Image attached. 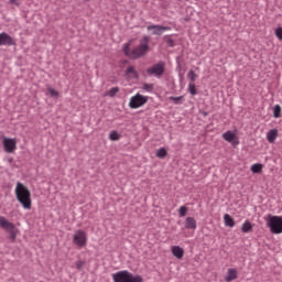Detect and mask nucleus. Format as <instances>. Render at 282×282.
Masks as SVG:
<instances>
[{
    "label": "nucleus",
    "mask_w": 282,
    "mask_h": 282,
    "mask_svg": "<svg viewBox=\"0 0 282 282\" xmlns=\"http://www.w3.org/2000/svg\"><path fill=\"white\" fill-rule=\"evenodd\" d=\"M150 41L151 37H149V35H143L139 42V45L132 50L130 43H124L122 46L124 56L131 58L132 61H138V58H142V56H147V52H149Z\"/></svg>",
    "instance_id": "1"
},
{
    "label": "nucleus",
    "mask_w": 282,
    "mask_h": 282,
    "mask_svg": "<svg viewBox=\"0 0 282 282\" xmlns=\"http://www.w3.org/2000/svg\"><path fill=\"white\" fill-rule=\"evenodd\" d=\"M14 193L22 208H24V210H30V208H32V194L30 193V189H28L23 183L18 182Z\"/></svg>",
    "instance_id": "2"
},
{
    "label": "nucleus",
    "mask_w": 282,
    "mask_h": 282,
    "mask_svg": "<svg viewBox=\"0 0 282 282\" xmlns=\"http://www.w3.org/2000/svg\"><path fill=\"white\" fill-rule=\"evenodd\" d=\"M265 226L270 229L271 235H282V216L268 214L264 216Z\"/></svg>",
    "instance_id": "3"
},
{
    "label": "nucleus",
    "mask_w": 282,
    "mask_h": 282,
    "mask_svg": "<svg viewBox=\"0 0 282 282\" xmlns=\"http://www.w3.org/2000/svg\"><path fill=\"white\" fill-rule=\"evenodd\" d=\"M113 282H144V279L140 274H133L128 270H122L116 273H112Z\"/></svg>",
    "instance_id": "4"
},
{
    "label": "nucleus",
    "mask_w": 282,
    "mask_h": 282,
    "mask_svg": "<svg viewBox=\"0 0 282 282\" xmlns=\"http://www.w3.org/2000/svg\"><path fill=\"white\" fill-rule=\"evenodd\" d=\"M0 228L9 234V239L11 241H17V236L19 235V229L13 223H10L6 217L0 216Z\"/></svg>",
    "instance_id": "5"
},
{
    "label": "nucleus",
    "mask_w": 282,
    "mask_h": 282,
    "mask_svg": "<svg viewBox=\"0 0 282 282\" xmlns=\"http://www.w3.org/2000/svg\"><path fill=\"white\" fill-rule=\"evenodd\" d=\"M149 102V97L141 95L138 93L137 95L132 96L129 101L130 109H140V107H144Z\"/></svg>",
    "instance_id": "6"
},
{
    "label": "nucleus",
    "mask_w": 282,
    "mask_h": 282,
    "mask_svg": "<svg viewBox=\"0 0 282 282\" xmlns=\"http://www.w3.org/2000/svg\"><path fill=\"white\" fill-rule=\"evenodd\" d=\"M73 243L78 248H85L87 246V234L84 230H77L73 236Z\"/></svg>",
    "instance_id": "7"
},
{
    "label": "nucleus",
    "mask_w": 282,
    "mask_h": 282,
    "mask_svg": "<svg viewBox=\"0 0 282 282\" xmlns=\"http://www.w3.org/2000/svg\"><path fill=\"white\" fill-rule=\"evenodd\" d=\"M148 32H152L153 36H162L164 32H169L171 26H164L160 24H151L147 26Z\"/></svg>",
    "instance_id": "8"
},
{
    "label": "nucleus",
    "mask_w": 282,
    "mask_h": 282,
    "mask_svg": "<svg viewBox=\"0 0 282 282\" xmlns=\"http://www.w3.org/2000/svg\"><path fill=\"white\" fill-rule=\"evenodd\" d=\"M147 74H149V76H163L164 74V63L160 62L155 65H153L152 67H149L147 69Z\"/></svg>",
    "instance_id": "9"
},
{
    "label": "nucleus",
    "mask_w": 282,
    "mask_h": 282,
    "mask_svg": "<svg viewBox=\"0 0 282 282\" xmlns=\"http://www.w3.org/2000/svg\"><path fill=\"white\" fill-rule=\"evenodd\" d=\"M2 144L6 153H14L17 151V139L4 138Z\"/></svg>",
    "instance_id": "10"
},
{
    "label": "nucleus",
    "mask_w": 282,
    "mask_h": 282,
    "mask_svg": "<svg viewBox=\"0 0 282 282\" xmlns=\"http://www.w3.org/2000/svg\"><path fill=\"white\" fill-rule=\"evenodd\" d=\"M1 45H14V39H12L8 33L2 32L0 33V46Z\"/></svg>",
    "instance_id": "11"
},
{
    "label": "nucleus",
    "mask_w": 282,
    "mask_h": 282,
    "mask_svg": "<svg viewBox=\"0 0 282 282\" xmlns=\"http://www.w3.org/2000/svg\"><path fill=\"white\" fill-rule=\"evenodd\" d=\"M186 230H197V220L194 217H187L184 221Z\"/></svg>",
    "instance_id": "12"
},
{
    "label": "nucleus",
    "mask_w": 282,
    "mask_h": 282,
    "mask_svg": "<svg viewBox=\"0 0 282 282\" xmlns=\"http://www.w3.org/2000/svg\"><path fill=\"white\" fill-rule=\"evenodd\" d=\"M276 138H279V130L271 129L267 132V140L270 144H274V142H276Z\"/></svg>",
    "instance_id": "13"
},
{
    "label": "nucleus",
    "mask_w": 282,
    "mask_h": 282,
    "mask_svg": "<svg viewBox=\"0 0 282 282\" xmlns=\"http://www.w3.org/2000/svg\"><path fill=\"white\" fill-rule=\"evenodd\" d=\"M171 252H172L173 257H175L176 259L184 258V249L180 246H173L171 248Z\"/></svg>",
    "instance_id": "14"
},
{
    "label": "nucleus",
    "mask_w": 282,
    "mask_h": 282,
    "mask_svg": "<svg viewBox=\"0 0 282 282\" xmlns=\"http://www.w3.org/2000/svg\"><path fill=\"white\" fill-rule=\"evenodd\" d=\"M235 138H237V135L230 130L223 133V139L226 140V142H230L231 144L235 142Z\"/></svg>",
    "instance_id": "15"
},
{
    "label": "nucleus",
    "mask_w": 282,
    "mask_h": 282,
    "mask_svg": "<svg viewBox=\"0 0 282 282\" xmlns=\"http://www.w3.org/2000/svg\"><path fill=\"white\" fill-rule=\"evenodd\" d=\"M237 269H228L227 270V276L225 278L226 282H231L235 281V279H237Z\"/></svg>",
    "instance_id": "16"
},
{
    "label": "nucleus",
    "mask_w": 282,
    "mask_h": 282,
    "mask_svg": "<svg viewBox=\"0 0 282 282\" xmlns=\"http://www.w3.org/2000/svg\"><path fill=\"white\" fill-rule=\"evenodd\" d=\"M224 221L227 228H235V219L229 214H225Z\"/></svg>",
    "instance_id": "17"
},
{
    "label": "nucleus",
    "mask_w": 282,
    "mask_h": 282,
    "mask_svg": "<svg viewBox=\"0 0 282 282\" xmlns=\"http://www.w3.org/2000/svg\"><path fill=\"white\" fill-rule=\"evenodd\" d=\"M241 230L245 234L248 232H252V223H250V220H246L242 225H241Z\"/></svg>",
    "instance_id": "18"
},
{
    "label": "nucleus",
    "mask_w": 282,
    "mask_h": 282,
    "mask_svg": "<svg viewBox=\"0 0 282 282\" xmlns=\"http://www.w3.org/2000/svg\"><path fill=\"white\" fill-rule=\"evenodd\" d=\"M120 91L119 87H112L107 93L106 96H109V98H116V95Z\"/></svg>",
    "instance_id": "19"
},
{
    "label": "nucleus",
    "mask_w": 282,
    "mask_h": 282,
    "mask_svg": "<svg viewBox=\"0 0 282 282\" xmlns=\"http://www.w3.org/2000/svg\"><path fill=\"white\" fill-rule=\"evenodd\" d=\"M261 171H263V164L254 163V164L251 166V172H252V173H261Z\"/></svg>",
    "instance_id": "20"
},
{
    "label": "nucleus",
    "mask_w": 282,
    "mask_h": 282,
    "mask_svg": "<svg viewBox=\"0 0 282 282\" xmlns=\"http://www.w3.org/2000/svg\"><path fill=\"white\" fill-rule=\"evenodd\" d=\"M169 100H171L172 102H174V105H182V102L184 101V96H178V97H169Z\"/></svg>",
    "instance_id": "21"
},
{
    "label": "nucleus",
    "mask_w": 282,
    "mask_h": 282,
    "mask_svg": "<svg viewBox=\"0 0 282 282\" xmlns=\"http://www.w3.org/2000/svg\"><path fill=\"white\" fill-rule=\"evenodd\" d=\"M281 111H282L281 105H275L273 107V118H281Z\"/></svg>",
    "instance_id": "22"
},
{
    "label": "nucleus",
    "mask_w": 282,
    "mask_h": 282,
    "mask_svg": "<svg viewBox=\"0 0 282 282\" xmlns=\"http://www.w3.org/2000/svg\"><path fill=\"white\" fill-rule=\"evenodd\" d=\"M109 140H111L112 142L120 140V133H118V131L116 130L111 131L109 134Z\"/></svg>",
    "instance_id": "23"
},
{
    "label": "nucleus",
    "mask_w": 282,
    "mask_h": 282,
    "mask_svg": "<svg viewBox=\"0 0 282 282\" xmlns=\"http://www.w3.org/2000/svg\"><path fill=\"white\" fill-rule=\"evenodd\" d=\"M165 155H169V152L164 148H160L156 151V158H160L162 160Z\"/></svg>",
    "instance_id": "24"
},
{
    "label": "nucleus",
    "mask_w": 282,
    "mask_h": 282,
    "mask_svg": "<svg viewBox=\"0 0 282 282\" xmlns=\"http://www.w3.org/2000/svg\"><path fill=\"white\" fill-rule=\"evenodd\" d=\"M187 78L188 80H191L192 83H195V80H197V74H195V70H189L187 73Z\"/></svg>",
    "instance_id": "25"
},
{
    "label": "nucleus",
    "mask_w": 282,
    "mask_h": 282,
    "mask_svg": "<svg viewBox=\"0 0 282 282\" xmlns=\"http://www.w3.org/2000/svg\"><path fill=\"white\" fill-rule=\"evenodd\" d=\"M47 91H48L51 98H58V96H59L58 90H56V89H54L52 87H48Z\"/></svg>",
    "instance_id": "26"
},
{
    "label": "nucleus",
    "mask_w": 282,
    "mask_h": 282,
    "mask_svg": "<svg viewBox=\"0 0 282 282\" xmlns=\"http://www.w3.org/2000/svg\"><path fill=\"white\" fill-rule=\"evenodd\" d=\"M188 213V207L187 206H181L178 208V215L180 217H186V214Z\"/></svg>",
    "instance_id": "27"
},
{
    "label": "nucleus",
    "mask_w": 282,
    "mask_h": 282,
    "mask_svg": "<svg viewBox=\"0 0 282 282\" xmlns=\"http://www.w3.org/2000/svg\"><path fill=\"white\" fill-rule=\"evenodd\" d=\"M188 91L192 96H197V88H195V84L193 83L188 84Z\"/></svg>",
    "instance_id": "28"
},
{
    "label": "nucleus",
    "mask_w": 282,
    "mask_h": 282,
    "mask_svg": "<svg viewBox=\"0 0 282 282\" xmlns=\"http://www.w3.org/2000/svg\"><path fill=\"white\" fill-rule=\"evenodd\" d=\"M126 74H132L134 78H138V72H135V68L133 66H129L126 70Z\"/></svg>",
    "instance_id": "29"
},
{
    "label": "nucleus",
    "mask_w": 282,
    "mask_h": 282,
    "mask_svg": "<svg viewBox=\"0 0 282 282\" xmlns=\"http://www.w3.org/2000/svg\"><path fill=\"white\" fill-rule=\"evenodd\" d=\"M142 89H144V91H148L149 94H151V91H153V84H143Z\"/></svg>",
    "instance_id": "30"
},
{
    "label": "nucleus",
    "mask_w": 282,
    "mask_h": 282,
    "mask_svg": "<svg viewBox=\"0 0 282 282\" xmlns=\"http://www.w3.org/2000/svg\"><path fill=\"white\" fill-rule=\"evenodd\" d=\"M275 36L279 39V41H282V28L275 29Z\"/></svg>",
    "instance_id": "31"
},
{
    "label": "nucleus",
    "mask_w": 282,
    "mask_h": 282,
    "mask_svg": "<svg viewBox=\"0 0 282 282\" xmlns=\"http://www.w3.org/2000/svg\"><path fill=\"white\" fill-rule=\"evenodd\" d=\"M83 265H85V261L79 260V261L76 262L77 270H83Z\"/></svg>",
    "instance_id": "32"
},
{
    "label": "nucleus",
    "mask_w": 282,
    "mask_h": 282,
    "mask_svg": "<svg viewBox=\"0 0 282 282\" xmlns=\"http://www.w3.org/2000/svg\"><path fill=\"white\" fill-rule=\"evenodd\" d=\"M9 3H11V6H19L18 0H9Z\"/></svg>",
    "instance_id": "33"
},
{
    "label": "nucleus",
    "mask_w": 282,
    "mask_h": 282,
    "mask_svg": "<svg viewBox=\"0 0 282 282\" xmlns=\"http://www.w3.org/2000/svg\"><path fill=\"white\" fill-rule=\"evenodd\" d=\"M170 43H173V40H170Z\"/></svg>",
    "instance_id": "34"
},
{
    "label": "nucleus",
    "mask_w": 282,
    "mask_h": 282,
    "mask_svg": "<svg viewBox=\"0 0 282 282\" xmlns=\"http://www.w3.org/2000/svg\"><path fill=\"white\" fill-rule=\"evenodd\" d=\"M85 1H89V0H85Z\"/></svg>",
    "instance_id": "35"
}]
</instances>
